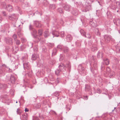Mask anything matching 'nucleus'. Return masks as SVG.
I'll return each instance as SVG.
<instances>
[{
  "label": "nucleus",
  "instance_id": "1",
  "mask_svg": "<svg viewBox=\"0 0 120 120\" xmlns=\"http://www.w3.org/2000/svg\"><path fill=\"white\" fill-rule=\"evenodd\" d=\"M90 69L91 72L93 74H96L97 72V62L94 61L93 65L90 63Z\"/></svg>",
  "mask_w": 120,
  "mask_h": 120
},
{
  "label": "nucleus",
  "instance_id": "2",
  "mask_svg": "<svg viewBox=\"0 0 120 120\" xmlns=\"http://www.w3.org/2000/svg\"><path fill=\"white\" fill-rule=\"evenodd\" d=\"M37 31L35 29H33L32 30L31 33L33 38H34V41L35 42H38L41 40V38L39 36L36 34Z\"/></svg>",
  "mask_w": 120,
  "mask_h": 120
},
{
  "label": "nucleus",
  "instance_id": "3",
  "mask_svg": "<svg viewBox=\"0 0 120 120\" xmlns=\"http://www.w3.org/2000/svg\"><path fill=\"white\" fill-rule=\"evenodd\" d=\"M106 73L107 75H105V76L107 77V75L110 78L112 76H114L115 75V73L113 71H112L110 68L109 67H107L106 68Z\"/></svg>",
  "mask_w": 120,
  "mask_h": 120
},
{
  "label": "nucleus",
  "instance_id": "4",
  "mask_svg": "<svg viewBox=\"0 0 120 120\" xmlns=\"http://www.w3.org/2000/svg\"><path fill=\"white\" fill-rule=\"evenodd\" d=\"M105 42L107 43H109L110 40L112 38V37L108 35H105L104 36Z\"/></svg>",
  "mask_w": 120,
  "mask_h": 120
},
{
  "label": "nucleus",
  "instance_id": "5",
  "mask_svg": "<svg viewBox=\"0 0 120 120\" xmlns=\"http://www.w3.org/2000/svg\"><path fill=\"white\" fill-rule=\"evenodd\" d=\"M5 41L7 44L9 45L13 44L12 39L11 38L8 37L6 38Z\"/></svg>",
  "mask_w": 120,
  "mask_h": 120
},
{
  "label": "nucleus",
  "instance_id": "6",
  "mask_svg": "<svg viewBox=\"0 0 120 120\" xmlns=\"http://www.w3.org/2000/svg\"><path fill=\"white\" fill-rule=\"evenodd\" d=\"M59 68L61 71H64L66 70V67L63 64H61L59 66Z\"/></svg>",
  "mask_w": 120,
  "mask_h": 120
},
{
  "label": "nucleus",
  "instance_id": "7",
  "mask_svg": "<svg viewBox=\"0 0 120 120\" xmlns=\"http://www.w3.org/2000/svg\"><path fill=\"white\" fill-rule=\"evenodd\" d=\"M63 7L64 10L65 11H70V6L67 4H63Z\"/></svg>",
  "mask_w": 120,
  "mask_h": 120
},
{
  "label": "nucleus",
  "instance_id": "8",
  "mask_svg": "<svg viewBox=\"0 0 120 120\" xmlns=\"http://www.w3.org/2000/svg\"><path fill=\"white\" fill-rule=\"evenodd\" d=\"M89 23L90 26L93 27H95L97 26L96 22L95 21L94 22L93 20L90 21Z\"/></svg>",
  "mask_w": 120,
  "mask_h": 120
},
{
  "label": "nucleus",
  "instance_id": "9",
  "mask_svg": "<svg viewBox=\"0 0 120 120\" xmlns=\"http://www.w3.org/2000/svg\"><path fill=\"white\" fill-rule=\"evenodd\" d=\"M86 4H88V7L86 8V9H84V10H83V11H82L83 12H86L90 10L91 8V5L88 2H86Z\"/></svg>",
  "mask_w": 120,
  "mask_h": 120
},
{
  "label": "nucleus",
  "instance_id": "10",
  "mask_svg": "<svg viewBox=\"0 0 120 120\" xmlns=\"http://www.w3.org/2000/svg\"><path fill=\"white\" fill-rule=\"evenodd\" d=\"M103 63L106 65H108L109 64L110 61L109 60L108 58H105L103 59Z\"/></svg>",
  "mask_w": 120,
  "mask_h": 120
},
{
  "label": "nucleus",
  "instance_id": "11",
  "mask_svg": "<svg viewBox=\"0 0 120 120\" xmlns=\"http://www.w3.org/2000/svg\"><path fill=\"white\" fill-rule=\"evenodd\" d=\"M94 31L97 35L99 36H100L101 35V33L98 28H95L94 30Z\"/></svg>",
  "mask_w": 120,
  "mask_h": 120
},
{
  "label": "nucleus",
  "instance_id": "12",
  "mask_svg": "<svg viewBox=\"0 0 120 120\" xmlns=\"http://www.w3.org/2000/svg\"><path fill=\"white\" fill-rule=\"evenodd\" d=\"M16 79L15 76L13 75H11L10 77V81L12 84L15 83Z\"/></svg>",
  "mask_w": 120,
  "mask_h": 120
},
{
  "label": "nucleus",
  "instance_id": "13",
  "mask_svg": "<svg viewBox=\"0 0 120 120\" xmlns=\"http://www.w3.org/2000/svg\"><path fill=\"white\" fill-rule=\"evenodd\" d=\"M91 50L93 51H96L97 50V46L96 44H94L91 47Z\"/></svg>",
  "mask_w": 120,
  "mask_h": 120
},
{
  "label": "nucleus",
  "instance_id": "14",
  "mask_svg": "<svg viewBox=\"0 0 120 120\" xmlns=\"http://www.w3.org/2000/svg\"><path fill=\"white\" fill-rule=\"evenodd\" d=\"M16 17V15L15 14H12L10 16H9L8 18L9 19L11 20H15Z\"/></svg>",
  "mask_w": 120,
  "mask_h": 120
},
{
  "label": "nucleus",
  "instance_id": "15",
  "mask_svg": "<svg viewBox=\"0 0 120 120\" xmlns=\"http://www.w3.org/2000/svg\"><path fill=\"white\" fill-rule=\"evenodd\" d=\"M52 34L53 35V38L54 36L58 37L59 36V32L56 31H55L52 32Z\"/></svg>",
  "mask_w": 120,
  "mask_h": 120
},
{
  "label": "nucleus",
  "instance_id": "16",
  "mask_svg": "<svg viewBox=\"0 0 120 120\" xmlns=\"http://www.w3.org/2000/svg\"><path fill=\"white\" fill-rule=\"evenodd\" d=\"M23 65L24 68H25L28 70L30 69V67L29 63H24L23 64Z\"/></svg>",
  "mask_w": 120,
  "mask_h": 120
},
{
  "label": "nucleus",
  "instance_id": "17",
  "mask_svg": "<svg viewBox=\"0 0 120 120\" xmlns=\"http://www.w3.org/2000/svg\"><path fill=\"white\" fill-rule=\"evenodd\" d=\"M7 11L9 12H11L13 10L12 6L10 4L8 5L6 7Z\"/></svg>",
  "mask_w": 120,
  "mask_h": 120
},
{
  "label": "nucleus",
  "instance_id": "18",
  "mask_svg": "<svg viewBox=\"0 0 120 120\" xmlns=\"http://www.w3.org/2000/svg\"><path fill=\"white\" fill-rule=\"evenodd\" d=\"M85 91L86 92L91 91V88L90 86L87 84L86 85L85 87Z\"/></svg>",
  "mask_w": 120,
  "mask_h": 120
},
{
  "label": "nucleus",
  "instance_id": "19",
  "mask_svg": "<svg viewBox=\"0 0 120 120\" xmlns=\"http://www.w3.org/2000/svg\"><path fill=\"white\" fill-rule=\"evenodd\" d=\"M72 37L71 35L68 34L67 35L66 39L68 42H69L70 41L72 40Z\"/></svg>",
  "mask_w": 120,
  "mask_h": 120
},
{
  "label": "nucleus",
  "instance_id": "20",
  "mask_svg": "<svg viewBox=\"0 0 120 120\" xmlns=\"http://www.w3.org/2000/svg\"><path fill=\"white\" fill-rule=\"evenodd\" d=\"M79 11L77 10H73L72 12V14L75 16L79 14Z\"/></svg>",
  "mask_w": 120,
  "mask_h": 120
},
{
  "label": "nucleus",
  "instance_id": "21",
  "mask_svg": "<svg viewBox=\"0 0 120 120\" xmlns=\"http://www.w3.org/2000/svg\"><path fill=\"white\" fill-rule=\"evenodd\" d=\"M35 25L38 28L40 27L41 26V25L40 23L37 21H34Z\"/></svg>",
  "mask_w": 120,
  "mask_h": 120
},
{
  "label": "nucleus",
  "instance_id": "22",
  "mask_svg": "<svg viewBox=\"0 0 120 120\" xmlns=\"http://www.w3.org/2000/svg\"><path fill=\"white\" fill-rule=\"evenodd\" d=\"M44 36L45 38H47L50 35L49 33L48 30L45 31L44 32Z\"/></svg>",
  "mask_w": 120,
  "mask_h": 120
},
{
  "label": "nucleus",
  "instance_id": "23",
  "mask_svg": "<svg viewBox=\"0 0 120 120\" xmlns=\"http://www.w3.org/2000/svg\"><path fill=\"white\" fill-rule=\"evenodd\" d=\"M22 116L23 120H27V119L28 115L27 114L25 113L23 114Z\"/></svg>",
  "mask_w": 120,
  "mask_h": 120
},
{
  "label": "nucleus",
  "instance_id": "24",
  "mask_svg": "<svg viewBox=\"0 0 120 120\" xmlns=\"http://www.w3.org/2000/svg\"><path fill=\"white\" fill-rule=\"evenodd\" d=\"M78 69L80 71L82 72L84 70V68L82 67L81 65H79L78 67Z\"/></svg>",
  "mask_w": 120,
  "mask_h": 120
},
{
  "label": "nucleus",
  "instance_id": "25",
  "mask_svg": "<svg viewBox=\"0 0 120 120\" xmlns=\"http://www.w3.org/2000/svg\"><path fill=\"white\" fill-rule=\"evenodd\" d=\"M63 49L64 52L66 53H67L69 51L68 48L66 47H64Z\"/></svg>",
  "mask_w": 120,
  "mask_h": 120
},
{
  "label": "nucleus",
  "instance_id": "26",
  "mask_svg": "<svg viewBox=\"0 0 120 120\" xmlns=\"http://www.w3.org/2000/svg\"><path fill=\"white\" fill-rule=\"evenodd\" d=\"M57 52V49L56 48H54L52 50V56H53L56 55V54Z\"/></svg>",
  "mask_w": 120,
  "mask_h": 120
},
{
  "label": "nucleus",
  "instance_id": "27",
  "mask_svg": "<svg viewBox=\"0 0 120 120\" xmlns=\"http://www.w3.org/2000/svg\"><path fill=\"white\" fill-rule=\"evenodd\" d=\"M37 58V56L36 54H33L32 55L31 59L33 60H35Z\"/></svg>",
  "mask_w": 120,
  "mask_h": 120
},
{
  "label": "nucleus",
  "instance_id": "28",
  "mask_svg": "<svg viewBox=\"0 0 120 120\" xmlns=\"http://www.w3.org/2000/svg\"><path fill=\"white\" fill-rule=\"evenodd\" d=\"M97 56L98 58H100L101 57L102 58L103 57L102 53L99 51L97 54Z\"/></svg>",
  "mask_w": 120,
  "mask_h": 120
},
{
  "label": "nucleus",
  "instance_id": "29",
  "mask_svg": "<svg viewBox=\"0 0 120 120\" xmlns=\"http://www.w3.org/2000/svg\"><path fill=\"white\" fill-rule=\"evenodd\" d=\"M60 70L59 69H56L55 71V73L56 74L57 76H58L60 75Z\"/></svg>",
  "mask_w": 120,
  "mask_h": 120
},
{
  "label": "nucleus",
  "instance_id": "30",
  "mask_svg": "<svg viewBox=\"0 0 120 120\" xmlns=\"http://www.w3.org/2000/svg\"><path fill=\"white\" fill-rule=\"evenodd\" d=\"M113 10H115L117 8V6L115 5L112 4L110 7Z\"/></svg>",
  "mask_w": 120,
  "mask_h": 120
},
{
  "label": "nucleus",
  "instance_id": "31",
  "mask_svg": "<svg viewBox=\"0 0 120 120\" xmlns=\"http://www.w3.org/2000/svg\"><path fill=\"white\" fill-rule=\"evenodd\" d=\"M59 95V91H56L53 93V95L57 97Z\"/></svg>",
  "mask_w": 120,
  "mask_h": 120
},
{
  "label": "nucleus",
  "instance_id": "32",
  "mask_svg": "<svg viewBox=\"0 0 120 120\" xmlns=\"http://www.w3.org/2000/svg\"><path fill=\"white\" fill-rule=\"evenodd\" d=\"M80 32L81 34L83 36H85V34H86V32H85L83 30L81 29L80 30Z\"/></svg>",
  "mask_w": 120,
  "mask_h": 120
},
{
  "label": "nucleus",
  "instance_id": "33",
  "mask_svg": "<svg viewBox=\"0 0 120 120\" xmlns=\"http://www.w3.org/2000/svg\"><path fill=\"white\" fill-rule=\"evenodd\" d=\"M26 47V45H22L20 47V50L21 51H22L25 49Z\"/></svg>",
  "mask_w": 120,
  "mask_h": 120
},
{
  "label": "nucleus",
  "instance_id": "34",
  "mask_svg": "<svg viewBox=\"0 0 120 120\" xmlns=\"http://www.w3.org/2000/svg\"><path fill=\"white\" fill-rule=\"evenodd\" d=\"M57 11L60 13H64L62 9L61 8H58L57 9Z\"/></svg>",
  "mask_w": 120,
  "mask_h": 120
},
{
  "label": "nucleus",
  "instance_id": "35",
  "mask_svg": "<svg viewBox=\"0 0 120 120\" xmlns=\"http://www.w3.org/2000/svg\"><path fill=\"white\" fill-rule=\"evenodd\" d=\"M43 34V31L42 30H39L38 31V34L39 35V36L40 37V36H41Z\"/></svg>",
  "mask_w": 120,
  "mask_h": 120
},
{
  "label": "nucleus",
  "instance_id": "36",
  "mask_svg": "<svg viewBox=\"0 0 120 120\" xmlns=\"http://www.w3.org/2000/svg\"><path fill=\"white\" fill-rule=\"evenodd\" d=\"M101 69L102 71H103L105 69V65L104 64L102 63L101 64Z\"/></svg>",
  "mask_w": 120,
  "mask_h": 120
},
{
  "label": "nucleus",
  "instance_id": "37",
  "mask_svg": "<svg viewBox=\"0 0 120 120\" xmlns=\"http://www.w3.org/2000/svg\"><path fill=\"white\" fill-rule=\"evenodd\" d=\"M35 107L37 109H38L41 107V105L40 103L37 104L35 106Z\"/></svg>",
  "mask_w": 120,
  "mask_h": 120
},
{
  "label": "nucleus",
  "instance_id": "38",
  "mask_svg": "<svg viewBox=\"0 0 120 120\" xmlns=\"http://www.w3.org/2000/svg\"><path fill=\"white\" fill-rule=\"evenodd\" d=\"M84 37L86 38L87 37L88 38H90L91 36L89 33H87L86 34H86H85V36H84Z\"/></svg>",
  "mask_w": 120,
  "mask_h": 120
},
{
  "label": "nucleus",
  "instance_id": "39",
  "mask_svg": "<svg viewBox=\"0 0 120 120\" xmlns=\"http://www.w3.org/2000/svg\"><path fill=\"white\" fill-rule=\"evenodd\" d=\"M12 38H13L14 40L15 41H16V39L17 38V36L16 34H13L12 36Z\"/></svg>",
  "mask_w": 120,
  "mask_h": 120
},
{
  "label": "nucleus",
  "instance_id": "40",
  "mask_svg": "<svg viewBox=\"0 0 120 120\" xmlns=\"http://www.w3.org/2000/svg\"><path fill=\"white\" fill-rule=\"evenodd\" d=\"M76 45L77 46H80L81 45V44L80 42L79 41H77L75 42Z\"/></svg>",
  "mask_w": 120,
  "mask_h": 120
},
{
  "label": "nucleus",
  "instance_id": "41",
  "mask_svg": "<svg viewBox=\"0 0 120 120\" xmlns=\"http://www.w3.org/2000/svg\"><path fill=\"white\" fill-rule=\"evenodd\" d=\"M101 44L102 45L105 44H107V43H105V40L104 39V40H101L100 41Z\"/></svg>",
  "mask_w": 120,
  "mask_h": 120
},
{
  "label": "nucleus",
  "instance_id": "42",
  "mask_svg": "<svg viewBox=\"0 0 120 120\" xmlns=\"http://www.w3.org/2000/svg\"><path fill=\"white\" fill-rule=\"evenodd\" d=\"M61 78L60 77H58L57 78L56 80V81L58 83H59L61 81Z\"/></svg>",
  "mask_w": 120,
  "mask_h": 120
},
{
  "label": "nucleus",
  "instance_id": "43",
  "mask_svg": "<svg viewBox=\"0 0 120 120\" xmlns=\"http://www.w3.org/2000/svg\"><path fill=\"white\" fill-rule=\"evenodd\" d=\"M16 112L17 114H21V112L20 111V110L18 108L17 109Z\"/></svg>",
  "mask_w": 120,
  "mask_h": 120
},
{
  "label": "nucleus",
  "instance_id": "44",
  "mask_svg": "<svg viewBox=\"0 0 120 120\" xmlns=\"http://www.w3.org/2000/svg\"><path fill=\"white\" fill-rule=\"evenodd\" d=\"M48 46L50 47H52L54 46V44L52 43H49L48 44Z\"/></svg>",
  "mask_w": 120,
  "mask_h": 120
},
{
  "label": "nucleus",
  "instance_id": "45",
  "mask_svg": "<svg viewBox=\"0 0 120 120\" xmlns=\"http://www.w3.org/2000/svg\"><path fill=\"white\" fill-rule=\"evenodd\" d=\"M47 50V48L45 47H43L42 48V51L44 52H46Z\"/></svg>",
  "mask_w": 120,
  "mask_h": 120
},
{
  "label": "nucleus",
  "instance_id": "46",
  "mask_svg": "<svg viewBox=\"0 0 120 120\" xmlns=\"http://www.w3.org/2000/svg\"><path fill=\"white\" fill-rule=\"evenodd\" d=\"M61 37H63L64 36V33L63 31L61 32L60 34Z\"/></svg>",
  "mask_w": 120,
  "mask_h": 120
},
{
  "label": "nucleus",
  "instance_id": "47",
  "mask_svg": "<svg viewBox=\"0 0 120 120\" xmlns=\"http://www.w3.org/2000/svg\"><path fill=\"white\" fill-rule=\"evenodd\" d=\"M16 44L17 45H19L20 44V41L18 40H16Z\"/></svg>",
  "mask_w": 120,
  "mask_h": 120
},
{
  "label": "nucleus",
  "instance_id": "48",
  "mask_svg": "<svg viewBox=\"0 0 120 120\" xmlns=\"http://www.w3.org/2000/svg\"><path fill=\"white\" fill-rule=\"evenodd\" d=\"M2 15L3 16L5 17H7V14L4 11H3L2 12Z\"/></svg>",
  "mask_w": 120,
  "mask_h": 120
},
{
  "label": "nucleus",
  "instance_id": "49",
  "mask_svg": "<svg viewBox=\"0 0 120 120\" xmlns=\"http://www.w3.org/2000/svg\"><path fill=\"white\" fill-rule=\"evenodd\" d=\"M29 29L30 30H32L33 29H34L33 27V26H32L31 24H30L29 26Z\"/></svg>",
  "mask_w": 120,
  "mask_h": 120
},
{
  "label": "nucleus",
  "instance_id": "50",
  "mask_svg": "<svg viewBox=\"0 0 120 120\" xmlns=\"http://www.w3.org/2000/svg\"><path fill=\"white\" fill-rule=\"evenodd\" d=\"M17 34L19 37H20L22 36V34L20 32H18L17 33Z\"/></svg>",
  "mask_w": 120,
  "mask_h": 120
},
{
  "label": "nucleus",
  "instance_id": "51",
  "mask_svg": "<svg viewBox=\"0 0 120 120\" xmlns=\"http://www.w3.org/2000/svg\"><path fill=\"white\" fill-rule=\"evenodd\" d=\"M113 22L115 25H117V23L118 22H117V19H114L113 20Z\"/></svg>",
  "mask_w": 120,
  "mask_h": 120
},
{
  "label": "nucleus",
  "instance_id": "52",
  "mask_svg": "<svg viewBox=\"0 0 120 120\" xmlns=\"http://www.w3.org/2000/svg\"><path fill=\"white\" fill-rule=\"evenodd\" d=\"M28 74L29 76H30L32 75V71H28Z\"/></svg>",
  "mask_w": 120,
  "mask_h": 120
},
{
  "label": "nucleus",
  "instance_id": "53",
  "mask_svg": "<svg viewBox=\"0 0 120 120\" xmlns=\"http://www.w3.org/2000/svg\"><path fill=\"white\" fill-rule=\"evenodd\" d=\"M57 47V48L60 49L61 50L62 48L63 49V48L62 46L60 45H58Z\"/></svg>",
  "mask_w": 120,
  "mask_h": 120
},
{
  "label": "nucleus",
  "instance_id": "54",
  "mask_svg": "<svg viewBox=\"0 0 120 120\" xmlns=\"http://www.w3.org/2000/svg\"><path fill=\"white\" fill-rule=\"evenodd\" d=\"M21 40L22 42L24 43L26 41V40L24 38H21Z\"/></svg>",
  "mask_w": 120,
  "mask_h": 120
},
{
  "label": "nucleus",
  "instance_id": "55",
  "mask_svg": "<svg viewBox=\"0 0 120 120\" xmlns=\"http://www.w3.org/2000/svg\"><path fill=\"white\" fill-rule=\"evenodd\" d=\"M60 22L61 24H63L64 23V22L62 19L60 20Z\"/></svg>",
  "mask_w": 120,
  "mask_h": 120
},
{
  "label": "nucleus",
  "instance_id": "56",
  "mask_svg": "<svg viewBox=\"0 0 120 120\" xmlns=\"http://www.w3.org/2000/svg\"><path fill=\"white\" fill-rule=\"evenodd\" d=\"M55 5L54 4H52L50 5V7L51 8H52V9H54L56 8V7H55Z\"/></svg>",
  "mask_w": 120,
  "mask_h": 120
},
{
  "label": "nucleus",
  "instance_id": "57",
  "mask_svg": "<svg viewBox=\"0 0 120 120\" xmlns=\"http://www.w3.org/2000/svg\"><path fill=\"white\" fill-rule=\"evenodd\" d=\"M116 4L118 5L119 6V9H120V2L119 1H117L116 2Z\"/></svg>",
  "mask_w": 120,
  "mask_h": 120
},
{
  "label": "nucleus",
  "instance_id": "58",
  "mask_svg": "<svg viewBox=\"0 0 120 120\" xmlns=\"http://www.w3.org/2000/svg\"><path fill=\"white\" fill-rule=\"evenodd\" d=\"M34 51L35 52H37L38 51V48L37 47H36L34 48Z\"/></svg>",
  "mask_w": 120,
  "mask_h": 120
},
{
  "label": "nucleus",
  "instance_id": "59",
  "mask_svg": "<svg viewBox=\"0 0 120 120\" xmlns=\"http://www.w3.org/2000/svg\"><path fill=\"white\" fill-rule=\"evenodd\" d=\"M97 93H100L101 92V90L99 89H97Z\"/></svg>",
  "mask_w": 120,
  "mask_h": 120
},
{
  "label": "nucleus",
  "instance_id": "60",
  "mask_svg": "<svg viewBox=\"0 0 120 120\" xmlns=\"http://www.w3.org/2000/svg\"><path fill=\"white\" fill-rule=\"evenodd\" d=\"M107 17H109V16L111 14L109 12H107Z\"/></svg>",
  "mask_w": 120,
  "mask_h": 120
},
{
  "label": "nucleus",
  "instance_id": "61",
  "mask_svg": "<svg viewBox=\"0 0 120 120\" xmlns=\"http://www.w3.org/2000/svg\"><path fill=\"white\" fill-rule=\"evenodd\" d=\"M70 107V105H69V106H68V107H66L67 109L68 110H70L71 109V108Z\"/></svg>",
  "mask_w": 120,
  "mask_h": 120
},
{
  "label": "nucleus",
  "instance_id": "62",
  "mask_svg": "<svg viewBox=\"0 0 120 120\" xmlns=\"http://www.w3.org/2000/svg\"><path fill=\"white\" fill-rule=\"evenodd\" d=\"M34 120H39L38 117H35L34 119Z\"/></svg>",
  "mask_w": 120,
  "mask_h": 120
},
{
  "label": "nucleus",
  "instance_id": "63",
  "mask_svg": "<svg viewBox=\"0 0 120 120\" xmlns=\"http://www.w3.org/2000/svg\"><path fill=\"white\" fill-rule=\"evenodd\" d=\"M114 60H115L116 61V64L118 63V61L117 59L116 58H114Z\"/></svg>",
  "mask_w": 120,
  "mask_h": 120
},
{
  "label": "nucleus",
  "instance_id": "64",
  "mask_svg": "<svg viewBox=\"0 0 120 120\" xmlns=\"http://www.w3.org/2000/svg\"><path fill=\"white\" fill-rule=\"evenodd\" d=\"M117 22L119 24H120V19H117Z\"/></svg>",
  "mask_w": 120,
  "mask_h": 120
}]
</instances>
